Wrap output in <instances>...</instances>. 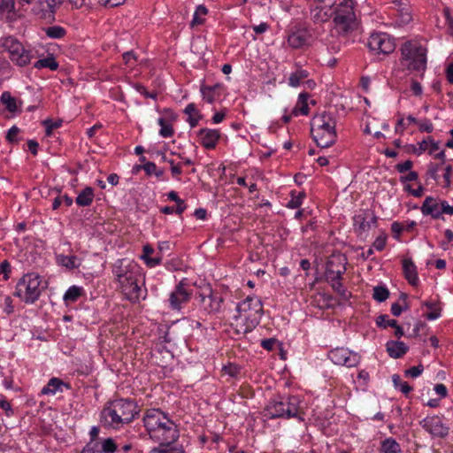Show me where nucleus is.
Listing matches in <instances>:
<instances>
[{"label": "nucleus", "instance_id": "nucleus-1", "mask_svg": "<svg viewBox=\"0 0 453 453\" xmlns=\"http://www.w3.org/2000/svg\"><path fill=\"white\" fill-rule=\"evenodd\" d=\"M138 413V407L134 401L116 399L103 409L101 418L105 426L119 428L124 424L132 422Z\"/></svg>", "mask_w": 453, "mask_h": 453}, {"label": "nucleus", "instance_id": "nucleus-2", "mask_svg": "<svg viewBox=\"0 0 453 453\" xmlns=\"http://www.w3.org/2000/svg\"><path fill=\"white\" fill-rule=\"evenodd\" d=\"M235 331L238 334L251 332L260 321L263 314L262 302L258 297L248 296L237 305Z\"/></svg>", "mask_w": 453, "mask_h": 453}, {"label": "nucleus", "instance_id": "nucleus-3", "mask_svg": "<svg viewBox=\"0 0 453 453\" xmlns=\"http://www.w3.org/2000/svg\"><path fill=\"white\" fill-rule=\"evenodd\" d=\"M336 119L331 112L324 111L313 117L311 122V133L318 146L328 148L337 137Z\"/></svg>", "mask_w": 453, "mask_h": 453}, {"label": "nucleus", "instance_id": "nucleus-4", "mask_svg": "<svg viewBox=\"0 0 453 453\" xmlns=\"http://www.w3.org/2000/svg\"><path fill=\"white\" fill-rule=\"evenodd\" d=\"M118 263L119 265L116 264L113 267V274L127 299L135 302L139 299L141 294V288L138 285L139 267L136 264L129 263L123 265L122 261Z\"/></svg>", "mask_w": 453, "mask_h": 453}, {"label": "nucleus", "instance_id": "nucleus-5", "mask_svg": "<svg viewBox=\"0 0 453 453\" xmlns=\"http://www.w3.org/2000/svg\"><path fill=\"white\" fill-rule=\"evenodd\" d=\"M47 288V281L36 273H29L22 276L16 286L15 296L26 303H34Z\"/></svg>", "mask_w": 453, "mask_h": 453}, {"label": "nucleus", "instance_id": "nucleus-6", "mask_svg": "<svg viewBox=\"0 0 453 453\" xmlns=\"http://www.w3.org/2000/svg\"><path fill=\"white\" fill-rule=\"evenodd\" d=\"M179 438V431L173 421H167L157 433L151 434V439L159 443L150 453H184L183 446L174 444Z\"/></svg>", "mask_w": 453, "mask_h": 453}, {"label": "nucleus", "instance_id": "nucleus-7", "mask_svg": "<svg viewBox=\"0 0 453 453\" xmlns=\"http://www.w3.org/2000/svg\"><path fill=\"white\" fill-rule=\"evenodd\" d=\"M298 404L299 400L294 395L273 399L265 408L264 416L269 419L294 418L298 414Z\"/></svg>", "mask_w": 453, "mask_h": 453}, {"label": "nucleus", "instance_id": "nucleus-8", "mask_svg": "<svg viewBox=\"0 0 453 453\" xmlns=\"http://www.w3.org/2000/svg\"><path fill=\"white\" fill-rule=\"evenodd\" d=\"M334 22L336 29L348 34L357 27L353 0H342L334 8Z\"/></svg>", "mask_w": 453, "mask_h": 453}, {"label": "nucleus", "instance_id": "nucleus-9", "mask_svg": "<svg viewBox=\"0 0 453 453\" xmlns=\"http://www.w3.org/2000/svg\"><path fill=\"white\" fill-rule=\"evenodd\" d=\"M403 64L406 63L408 70L425 71L426 68V50L411 42H404L401 47Z\"/></svg>", "mask_w": 453, "mask_h": 453}, {"label": "nucleus", "instance_id": "nucleus-10", "mask_svg": "<svg viewBox=\"0 0 453 453\" xmlns=\"http://www.w3.org/2000/svg\"><path fill=\"white\" fill-rule=\"evenodd\" d=\"M1 46L9 53L12 63L19 66H26L30 64L33 54L14 36H6L1 39Z\"/></svg>", "mask_w": 453, "mask_h": 453}, {"label": "nucleus", "instance_id": "nucleus-11", "mask_svg": "<svg viewBox=\"0 0 453 453\" xmlns=\"http://www.w3.org/2000/svg\"><path fill=\"white\" fill-rule=\"evenodd\" d=\"M201 311L205 315L215 314L221 311L224 303L223 296L213 291L211 288H206L196 297Z\"/></svg>", "mask_w": 453, "mask_h": 453}, {"label": "nucleus", "instance_id": "nucleus-12", "mask_svg": "<svg viewBox=\"0 0 453 453\" xmlns=\"http://www.w3.org/2000/svg\"><path fill=\"white\" fill-rule=\"evenodd\" d=\"M368 47L372 51L388 55L395 50V43L389 35L374 33L371 35L368 40Z\"/></svg>", "mask_w": 453, "mask_h": 453}, {"label": "nucleus", "instance_id": "nucleus-13", "mask_svg": "<svg viewBox=\"0 0 453 453\" xmlns=\"http://www.w3.org/2000/svg\"><path fill=\"white\" fill-rule=\"evenodd\" d=\"M353 226L358 235H366L368 231L376 226L377 217L372 211L363 210L353 218Z\"/></svg>", "mask_w": 453, "mask_h": 453}, {"label": "nucleus", "instance_id": "nucleus-14", "mask_svg": "<svg viewBox=\"0 0 453 453\" xmlns=\"http://www.w3.org/2000/svg\"><path fill=\"white\" fill-rule=\"evenodd\" d=\"M64 0H37L33 6V12L41 19L52 21L55 19L57 10Z\"/></svg>", "mask_w": 453, "mask_h": 453}, {"label": "nucleus", "instance_id": "nucleus-15", "mask_svg": "<svg viewBox=\"0 0 453 453\" xmlns=\"http://www.w3.org/2000/svg\"><path fill=\"white\" fill-rule=\"evenodd\" d=\"M346 257L342 255H334L328 259L325 272L326 281L342 279L346 272Z\"/></svg>", "mask_w": 453, "mask_h": 453}, {"label": "nucleus", "instance_id": "nucleus-16", "mask_svg": "<svg viewBox=\"0 0 453 453\" xmlns=\"http://www.w3.org/2000/svg\"><path fill=\"white\" fill-rule=\"evenodd\" d=\"M167 421L172 420L169 419L159 409L148 410L143 417L144 426L150 436L151 434L160 431V428L164 426Z\"/></svg>", "mask_w": 453, "mask_h": 453}, {"label": "nucleus", "instance_id": "nucleus-17", "mask_svg": "<svg viewBox=\"0 0 453 453\" xmlns=\"http://www.w3.org/2000/svg\"><path fill=\"white\" fill-rule=\"evenodd\" d=\"M328 357L334 364L347 367H355L360 362L359 355L344 348L332 349L328 354Z\"/></svg>", "mask_w": 453, "mask_h": 453}, {"label": "nucleus", "instance_id": "nucleus-18", "mask_svg": "<svg viewBox=\"0 0 453 453\" xmlns=\"http://www.w3.org/2000/svg\"><path fill=\"white\" fill-rule=\"evenodd\" d=\"M310 39L311 34L305 27L294 26L288 31L287 43L292 49L303 48L308 45Z\"/></svg>", "mask_w": 453, "mask_h": 453}, {"label": "nucleus", "instance_id": "nucleus-19", "mask_svg": "<svg viewBox=\"0 0 453 453\" xmlns=\"http://www.w3.org/2000/svg\"><path fill=\"white\" fill-rule=\"evenodd\" d=\"M420 426L431 435L444 438L449 434V428L438 416L426 417L419 422Z\"/></svg>", "mask_w": 453, "mask_h": 453}, {"label": "nucleus", "instance_id": "nucleus-20", "mask_svg": "<svg viewBox=\"0 0 453 453\" xmlns=\"http://www.w3.org/2000/svg\"><path fill=\"white\" fill-rule=\"evenodd\" d=\"M191 294L187 290L186 284L180 281L171 293L169 297L170 305L174 310H180L182 303H187Z\"/></svg>", "mask_w": 453, "mask_h": 453}, {"label": "nucleus", "instance_id": "nucleus-21", "mask_svg": "<svg viewBox=\"0 0 453 453\" xmlns=\"http://www.w3.org/2000/svg\"><path fill=\"white\" fill-rule=\"evenodd\" d=\"M201 144L207 150L216 147L220 133L216 129L202 128L198 131Z\"/></svg>", "mask_w": 453, "mask_h": 453}, {"label": "nucleus", "instance_id": "nucleus-22", "mask_svg": "<svg viewBox=\"0 0 453 453\" xmlns=\"http://www.w3.org/2000/svg\"><path fill=\"white\" fill-rule=\"evenodd\" d=\"M420 210L425 216L430 215L434 219H439L441 217L440 200L433 196H427L424 200Z\"/></svg>", "mask_w": 453, "mask_h": 453}, {"label": "nucleus", "instance_id": "nucleus-23", "mask_svg": "<svg viewBox=\"0 0 453 453\" xmlns=\"http://www.w3.org/2000/svg\"><path fill=\"white\" fill-rule=\"evenodd\" d=\"M311 16L314 22L324 23L334 16V8L332 5L315 6L311 10Z\"/></svg>", "mask_w": 453, "mask_h": 453}, {"label": "nucleus", "instance_id": "nucleus-24", "mask_svg": "<svg viewBox=\"0 0 453 453\" xmlns=\"http://www.w3.org/2000/svg\"><path fill=\"white\" fill-rule=\"evenodd\" d=\"M403 272L405 279L411 286H417L418 283V277L417 267L411 258L403 260Z\"/></svg>", "mask_w": 453, "mask_h": 453}, {"label": "nucleus", "instance_id": "nucleus-25", "mask_svg": "<svg viewBox=\"0 0 453 453\" xmlns=\"http://www.w3.org/2000/svg\"><path fill=\"white\" fill-rule=\"evenodd\" d=\"M386 349L388 356L392 358H400L409 350V347L399 341H388L386 344Z\"/></svg>", "mask_w": 453, "mask_h": 453}, {"label": "nucleus", "instance_id": "nucleus-26", "mask_svg": "<svg viewBox=\"0 0 453 453\" xmlns=\"http://www.w3.org/2000/svg\"><path fill=\"white\" fill-rule=\"evenodd\" d=\"M223 86L219 83L213 86H201L203 98L209 104L214 103L220 96Z\"/></svg>", "mask_w": 453, "mask_h": 453}, {"label": "nucleus", "instance_id": "nucleus-27", "mask_svg": "<svg viewBox=\"0 0 453 453\" xmlns=\"http://www.w3.org/2000/svg\"><path fill=\"white\" fill-rule=\"evenodd\" d=\"M63 387H67L68 385L64 383L63 380L58 378H52L49 380L47 385L42 388V395H55L57 392H62Z\"/></svg>", "mask_w": 453, "mask_h": 453}, {"label": "nucleus", "instance_id": "nucleus-28", "mask_svg": "<svg viewBox=\"0 0 453 453\" xmlns=\"http://www.w3.org/2000/svg\"><path fill=\"white\" fill-rule=\"evenodd\" d=\"M94 196V189L90 187H86L78 194L75 201L79 206H89L93 202Z\"/></svg>", "mask_w": 453, "mask_h": 453}, {"label": "nucleus", "instance_id": "nucleus-29", "mask_svg": "<svg viewBox=\"0 0 453 453\" xmlns=\"http://www.w3.org/2000/svg\"><path fill=\"white\" fill-rule=\"evenodd\" d=\"M154 252V249L150 245H145L143 247V253L141 256V258L144 260L145 264L149 267H155L158 265L162 261V256L157 255L154 257H151V254Z\"/></svg>", "mask_w": 453, "mask_h": 453}, {"label": "nucleus", "instance_id": "nucleus-30", "mask_svg": "<svg viewBox=\"0 0 453 453\" xmlns=\"http://www.w3.org/2000/svg\"><path fill=\"white\" fill-rule=\"evenodd\" d=\"M184 113L188 115V122L191 127L197 126L199 119L202 118L199 111L196 109V104H188L184 109Z\"/></svg>", "mask_w": 453, "mask_h": 453}, {"label": "nucleus", "instance_id": "nucleus-31", "mask_svg": "<svg viewBox=\"0 0 453 453\" xmlns=\"http://www.w3.org/2000/svg\"><path fill=\"white\" fill-rule=\"evenodd\" d=\"M34 67L36 69L49 68L51 71H55L58 68V63L55 58L50 55L45 58L39 59L34 64Z\"/></svg>", "mask_w": 453, "mask_h": 453}, {"label": "nucleus", "instance_id": "nucleus-32", "mask_svg": "<svg viewBox=\"0 0 453 453\" xmlns=\"http://www.w3.org/2000/svg\"><path fill=\"white\" fill-rule=\"evenodd\" d=\"M381 451L383 453H399L401 451V448L395 439L388 438L381 443Z\"/></svg>", "mask_w": 453, "mask_h": 453}, {"label": "nucleus", "instance_id": "nucleus-33", "mask_svg": "<svg viewBox=\"0 0 453 453\" xmlns=\"http://www.w3.org/2000/svg\"><path fill=\"white\" fill-rule=\"evenodd\" d=\"M82 288L77 286L70 287L64 295V300L66 303H74L82 294Z\"/></svg>", "mask_w": 453, "mask_h": 453}, {"label": "nucleus", "instance_id": "nucleus-34", "mask_svg": "<svg viewBox=\"0 0 453 453\" xmlns=\"http://www.w3.org/2000/svg\"><path fill=\"white\" fill-rule=\"evenodd\" d=\"M307 98L308 94L306 93H301L299 95V104H301L300 108L295 107L292 111V114L298 115V113H301L302 115H308L309 113V107L307 104Z\"/></svg>", "mask_w": 453, "mask_h": 453}, {"label": "nucleus", "instance_id": "nucleus-35", "mask_svg": "<svg viewBox=\"0 0 453 453\" xmlns=\"http://www.w3.org/2000/svg\"><path fill=\"white\" fill-rule=\"evenodd\" d=\"M1 100L9 111L15 112L17 111L18 106L16 99L13 96H12L10 92H4L1 96Z\"/></svg>", "mask_w": 453, "mask_h": 453}, {"label": "nucleus", "instance_id": "nucleus-36", "mask_svg": "<svg viewBox=\"0 0 453 453\" xmlns=\"http://www.w3.org/2000/svg\"><path fill=\"white\" fill-rule=\"evenodd\" d=\"M158 124L161 127L159 134L164 138H170L173 135L174 130L173 126L168 123L165 119H158Z\"/></svg>", "mask_w": 453, "mask_h": 453}, {"label": "nucleus", "instance_id": "nucleus-37", "mask_svg": "<svg viewBox=\"0 0 453 453\" xmlns=\"http://www.w3.org/2000/svg\"><path fill=\"white\" fill-rule=\"evenodd\" d=\"M372 297L377 302L382 303L389 297V290L384 286H376L373 288Z\"/></svg>", "mask_w": 453, "mask_h": 453}, {"label": "nucleus", "instance_id": "nucleus-38", "mask_svg": "<svg viewBox=\"0 0 453 453\" xmlns=\"http://www.w3.org/2000/svg\"><path fill=\"white\" fill-rule=\"evenodd\" d=\"M58 262L68 268V269H74L77 268L79 265L76 264L77 257L75 256H65V255H59L57 257Z\"/></svg>", "mask_w": 453, "mask_h": 453}, {"label": "nucleus", "instance_id": "nucleus-39", "mask_svg": "<svg viewBox=\"0 0 453 453\" xmlns=\"http://www.w3.org/2000/svg\"><path fill=\"white\" fill-rule=\"evenodd\" d=\"M398 19V22L400 25H405L409 23L411 19L410 7L408 5H403L401 10H399L396 13H394Z\"/></svg>", "mask_w": 453, "mask_h": 453}, {"label": "nucleus", "instance_id": "nucleus-40", "mask_svg": "<svg viewBox=\"0 0 453 453\" xmlns=\"http://www.w3.org/2000/svg\"><path fill=\"white\" fill-rule=\"evenodd\" d=\"M424 305L431 311L426 314V318L428 320H434L441 316V309L434 302L426 301L424 303Z\"/></svg>", "mask_w": 453, "mask_h": 453}, {"label": "nucleus", "instance_id": "nucleus-41", "mask_svg": "<svg viewBox=\"0 0 453 453\" xmlns=\"http://www.w3.org/2000/svg\"><path fill=\"white\" fill-rule=\"evenodd\" d=\"M65 30L59 26L49 27L45 29V34L48 37L53 39H60L65 35Z\"/></svg>", "mask_w": 453, "mask_h": 453}, {"label": "nucleus", "instance_id": "nucleus-42", "mask_svg": "<svg viewBox=\"0 0 453 453\" xmlns=\"http://www.w3.org/2000/svg\"><path fill=\"white\" fill-rule=\"evenodd\" d=\"M308 77V72L305 70H297L296 72L293 73L289 79H288V84L292 87H297L300 85V82L302 80Z\"/></svg>", "mask_w": 453, "mask_h": 453}, {"label": "nucleus", "instance_id": "nucleus-43", "mask_svg": "<svg viewBox=\"0 0 453 453\" xmlns=\"http://www.w3.org/2000/svg\"><path fill=\"white\" fill-rule=\"evenodd\" d=\"M207 12H208L207 8L204 5L197 6V8L194 13L193 19L191 21V26L194 27L196 25L203 24V19L201 17L206 15Z\"/></svg>", "mask_w": 453, "mask_h": 453}, {"label": "nucleus", "instance_id": "nucleus-44", "mask_svg": "<svg viewBox=\"0 0 453 453\" xmlns=\"http://www.w3.org/2000/svg\"><path fill=\"white\" fill-rule=\"evenodd\" d=\"M376 324L380 327L386 328L388 326H396L397 321L395 319H390L388 315H380L376 319Z\"/></svg>", "mask_w": 453, "mask_h": 453}, {"label": "nucleus", "instance_id": "nucleus-45", "mask_svg": "<svg viewBox=\"0 0 453 453\" xmlns=\"http://www.w3.org/2000/svg\"><path fill=\"white\" fill-rule=\"evenodd\" d=\"M342 279H335L334 281H328L333 289L337 292L342 298H347L348 291L342 283Z\"/></svg>", "mask_w": 453, "mask_h": 453}, {"label": "nucleus", "instance_id": "nucleus-46", "mask_svg": "<svg viewBox=\"0 0 453 453\" xmlns=\"http://www.w3.org/2000/svg\"><path fill=\"white\" fill-rule=\"evenodd\" d=\"M42 125L45 127L46 135L50 136L54 129L61 127L62 120H52L48 119L42 121Z\"/></svg>", "mask_w": 453, "mask_h": 453}, {"label": "nucleus", "instance_id": "nucleus-47", "mask_svg": "<svg viewBox=\"0 0 453 453\" xmlns=\"http://www.w3.org/2000/svg\"><path fill=\"white\" fill-rule=\"evenodd\" d=\"M291 199L289 200V202L288 203V207L289 208H292V209H296V208H298L301 206L302 203H303V199L304 197V194L303 193H298L297 196L295 195V192H291Z\"/></svg>", "mask_w": 453, "mask_h": 453}, {"label": "nucleus", "instance_id": "nucleus-48", "mask_svg": "<svg viewBox=\"0 0 453 453\" xmlns=\"http://www.w3.org/2000/svg\"><path fill=\"white\" fill-rule=\"evenodd\" d=\"M15 11V0H0V12L11 13Z\"/></svg>", "mask_w": 453, "mask_h": 453}, {"label": "nucleus", "instance_id": "nucleus-49", "mask_svg": "<svg viewBox=\"0 0 453 453\" xmlns=\"http://www.w3.org/2000/svg\"><path fill=\"white\" fill-rule=\"evenodd\" d=\"M223 372L224 374L228 375L229 377L234 378L240 374L241 368L236 365L229 364L228 365H225L223 367Z\"/></svg>", "mask_w": 453, "mask_h": 453}, {"label": "nucleus", "instance_id": "nucleus-50", "mask_svg": "<svg viewBox=\"0 0 453 453\" xmlns=\"http://www.w3.org/2000/svg\"><path fill=\"white\" fill-rule=\"evenodd\" d=\"M19 132L20 129L18 127L12 126L7 132L6 140L11 143H17L19 142L18 134Z\"/></svg>", "mask_w": 453, "mask_h": 453}, {"label": "nucleus", "instance_id": "nucleus-51", "mask_svg": "<svg viewBox=\"0 0 453 453\" xmlns=\"http://www.w3.org/2000/svg\"><path fill=\"white\" fill-rule=\"evenodd\" d=\"M142 167H143L144 171L146 172V173L149 175L154 173L155 175L159 177L163 174V171L157 170V165L152 162H146Z\"/></svg>", "mask_w": 453, "mask_h": 453}, {"label": "nucleus", "instance_id": "nucleus-52", "mask_svg": "<svg viewBox=\"0 0 453 453\" xmlns=\"http://www.w3.org/2000/svg\"><path fill=\"white\" fill-rule=\"evenodd\" d=\"M117 446L111 438H108L104 441L102 444V451L104 453H114Z\"/></svg>", "mask_w": 453, "mask_h": 453}, {"label": "nucleus", "instance_id": "nucleus-53", "mask_svg": "<svg viewBox=\"0 0 453 453\" xmlns=\"http://www.w3.org/2000/svg\"><path fill=\"white\" fill-rule=\"evenodd\" d=\"M423 371H424V367L420 364V365H418L417 366H412L410 369H407L404 372V375L406 377L417 378V377H418L423 372Z\"/></svg>", "mask_w": 453, "mask_h": 453}, {"label": "nucleus", "instance_id": "nucleus-54", "mask_svg": "<svg viewBox=\"0 0 453 453\" xmlns=\"http://www.w3.org/2000/svg\"><path fill=\"white\" fill-rule=\"evenodd\" d=\"M134 88L137 92L143 95L146 98L157 99V92H149L144 86L142 84H135Z\"/></svg>", "mask_w": 453, "mask_h": 453}, {"label": "nucleus", "instance_id": "nucleus-55", "mask_svg": "<svg viewBox=\"0 0 453 453\" xmlns=\"http://www.w3.org/2000/svg\"><path fill=\"white\" fill-rule=\"evenodd\" d=\"M441 165L440 164H429L428 165V169H427V175L429 177H431L432 179H434V180H438V172L441 168Z\"/></svg>", "mask_w": 453, "mask_h": 453}, {"label": "nucleus", "instance_id": "nucleus-56", "mask_svg": "<svg viewBox=\"0 0 453 453\" xmlns=\"http://www.w3.org/2000/svg\"><path fill=\"white\" fill-rule=\"evenodd\" d=\"M443 14L448 24V31L453 36V17L450 15V11L448 7L443 9Z\"/></svg>", "mask_w": 453, "mask_h": 453}, {"label": "nucleus", "instance_id": "nucleus-57", "mask_svg": "<svg viewBox=\"0 0 453 453\" xmlns=\"http://www.w3.org/2000/svg\"><path fill=\"white\" fill-rule=\"evenodd\" d=\"M440 210H441V216L442 214L452 215L453 214V204L449 205L448 203V202L440 200Z\"/></svg>", "mask_w": 453, "mask_h": 453}, {"label": "nucleus", "instance_id": "nucleus-58", "mask_svg": "<svg viewBox=\"0 0 453 453\" xmlns=\"http://www.w3.org/2000/svg\"><path fill=\"white\" fill-rule=\"evenodd\" d=\"M418 124L421 132L431 133L434 130V126L429 119H425Z\"/></svg>", "mask_w": 453, "mask_h": 453}, {"label": "nucleus", "instance_id": "nucleus-59", "mask_svg": "<svg viewBox=\"0 0 453 453\" xmlns=\"http://www.w3.org/2000/svg\"><path fill=\"white\" fill-rule=\"evenodd\" d=\"M413 165V163L411 160H406L403 163L397 164L395 165V169L399 173H405L407 171H410Z\"/></svg>", "mask_w": 453, "mask_h": 453}, {"label": "nucleus", "instance_id": "nucleus-60", "mask_svg": "<svg viewBox=\"0 0 453 453\" xmlns=\"http://www.w3.org/2000/svg\"><path fill=\"white\" fill-rule=\"evenodd\" d=\"M277 343V340L274 338L264 339L261 342V346L267 350L273 349L275 344Z\"/></svg>", "mask_w": 453, "mask_h": 453}, {"label": "nucleus", "instance_id": "nucleus-61", "mask_svg": "<svg viewBox=\"0 0 453 453\" xmlns=\"http://www.w3.org/2000/svg\"><path fill=\"white\" fill-rule=\"evenodd\" d=\"M0 409L5 412L7 417H10L13 414L11 404L6 400H0Z\"/></svg>", "mask_w": 453, "mask_h": 453}, {"label": "nucleus", "instance_id": "nucleus-62", "mask_svg": "<svg viewBox=\"0 0 453 453\" xmlns=\"http://www.w3.org/2000/svg\"><path fill=\"white\" fill-rule=\"evenodd\" d=\"M11 272V265L10 263L7 260H4L0 264V274L4 273V280H7L9 278L8 273Z\"/></svg>", "mask_w": 453, "mask_h": 453}, {"label": "nucleus", "instance_id": "nucleus-63", "mask_svg": "<svg viewBox=\"0 0 453 453\" xmlns=\"http://www.w3.org/2000/svg\"><path fill=\"white\" fill-rule=\"evenodd\" d=\"M123 60L126 65H133L134 62L136 61L135 57L132 51L125 52L122 55Z\"/></svg>", "mask_w": 453, "mask_h": 453}, {"label": "nucleus", "instance_id": "nucleus-64", "mask_svg": "<svg viewBox=\"0 0 453 453\" xmlns=\"http://www.w3.org/2000/svg\"><path fill=\"white\" fill-rule=\"evenodd\" d=\"M434 391L437 395H439L441 398L446 397L448 394L447 388L444 384H436L434 386Z\"/></svg>", "mask_w": 453, "mask_h": 453}]
</instances>
